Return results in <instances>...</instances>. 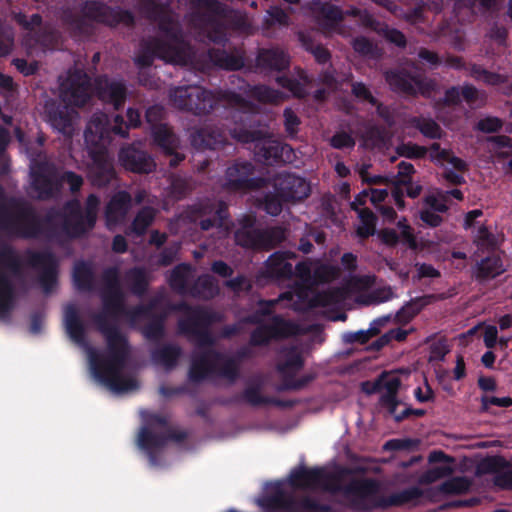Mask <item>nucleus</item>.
Here are the masks:
<instances>
[{"mask_svg":"<svg viewBox=\"0 0 512 512\" xmlns=\"http://www.w3.org/2000/svg\"><path fill=\"white\" fill-rule=\"evenodd\" d=\"M104 116L106 119L107 127L109 129V140L111 141V133L118 135L122 138L128 137L129 129L140 127L141 113L138 109L129 107L126 112L127 121L124 120L122 115H115L113 123H110L106 114H94L92 117Z\"/></svg>","mask_w":512,"mask_h":512,"instance_id":"c85d7f7f","label":"nucleus"},{"mask_svg":"<svg viewBox=\"0 0 512 512\" xmlns=\"http://www.w3.org/2000/svg\"><path fill=\"white\" fill-rule=\"evenodd\" d=\"M260 68L270 71H283L289 68V56L279 48L260 49L257 55Z\"/></svg>","mask_w":512,"mask_h":512,"instance_id":"473e14b6","label":"nucleus"},{"mask_svg":"<svg viewBox=\"0 0 512 512\" xmlns=\"http://www.w3.org/2000/svg\"><path fill=\"white\" fill-rule=\"evenodd\" d=\"M386 41L394 44L398 48H405L407 46V39L403 32L396 28L390 27L388 24H384L383 28L379 33Z\"/></svg>","mask_w":512,"mask_h":512,"instance_id":"338daca9","label":"nucleus"},{"mask_svg":"<svg viewBox=\"0 0 512 512\" xmlns=\"http://www.w3.org/2000/svg\"><path fill=\"white\" fill-rule=\"evenodd\" d=\"M263 249L270 250L282 243L286 239L285 229L280 226H274L263 229Z\"/></svg>","mask_w":512,"mask_h":512,"instance_id":"052dcab7","label":"nucleus"},{"mask_svg":"<svg viewBox=\"0 0 512 512\" xmlns=\"http://www.w3.org/2000/svg\"><path fill=\"white\" fill-rule=\"evenodd\" d=\"M274 189L286 202H299L306 199L311 192L310 184L305 178L294 173H280L275 178Z\"/></svg>","mask_w":512,"mask_h":512,"instance_id":"5701e85b","label":"nucleus"},{"mask_svg":"<svg viewBox=\"0 0 512 512\" xmlns=\"http://www.w3.org/2000/svg\"><path fill=\"white\" fill-rule=\"evenodd\" d=\"M511 464L503 456L493 455L483 458L476 466V475L493 474V483L503 490H512V469L508 470Z\"/></svg>","mask_w":512,"mask_h":512,"instance_id":"412c9836","label":"nucleus"},{"mask_svg":"<svg viewBox=\"0 0 512 512\" xmlns=\"http://www.w3.org/2000/svg\"><path fill=\"white\" fill-rule=\"evenodd\" d=\"M140 319H146L141 317ZM150 321L143 327V335L149 341L158 342L165 335V317L163 315H155L153 312L151 316L147 317Z\"/></svg>","mask_w":512,"mask_h":512,"instance_id":"3c124183","label":"nucleus"},{"mask_svg":"<svg viewBox=\"0 0 512 512\" xmlns=\"http://www.w3.org/2000/svg\"><path fill=\"white\" fill-rule=\"evenodd\" d=\"M294 258L296 253L292 251L274 252L266 261L267 273L276 279H290L293 276V266L289 260Z\"/></svg>","mask_w":512,"mask_h":512,"instance_id":"c756f323","label":"nucleus"},{"mask_svg":"<svg viewBox=\"0 0 512 512\" xmlns=\"http://www.w3.org/2000/svg\"><path fill=\"white\" fill-rule=\"evenodd\" d=\"M124 278L132 294L142 297L147 292L149 279L144 267L135 266L128 269Z\"/></svg>","mask_w":512,"mask_h":512,"instance_id":"ea45409f","label":"nucleus"},{"mask_svg":"<svg viewBox=\"0 0 512 512\" xmlns=\"http://www.w3.org/2000/svg\"><path fill=\"white\" fill-rule=\"evenodd\" d=\"M396 152L399 156L408 159H422L426 156L428 149L425 146L408 142L399 145L396 148Z\"/></svg>","mask_w":512,"mask_h":512,"instance_id":"69168bd1","label":"nucleus"},{"mask_svg":"<svg viewBox=\"0 0 512 512\" xmlns=\"http://www.w3.org/2000/svg\"><path fill=\"white\" fill-rule=\"evenodd\" d=\"M72 278L77 290L90 292L95 287V273L92 265L84 260L77 261L73 267Z\"/></svg>","mask_w":512,"mask_h":512,"instance_id":"c9c22d12","label":"nucleus"},{"mask_svg":"<svg viewBox=\"0 0 512 512\" xmlns=\"http://www.w3.org/2000/svg\"><path fill=\"white\" fill-rule=\"evenodd\" d=\"M410 124L426 138L434 140L442 138L443 130L432 118L413 117L410 120Z\"/></svg>","mask_w":512,"mask_h":512,"instance_id":"8fccbe9b","label":"nucleus"},{"mask_svg":"<svg viewBox=\"0 0 512 512\" xmlns=\"http://www.w3.org/2000/svg\"><path fill=\"white\" fill-rule=\"evenodd\" d=\"M154 143L160 147L164 153H172L177 150L179 140L166 124H160L151 129Z\"/></svg>","mask_w":512,"mask_h":512,"instance_id":"79ce46f5","label":"nucleus"},{"mask_svg":"<svg viewBox=\"0 0 512 512\" xmlns=\"http://www.w3.org/2000/svg\"><path fill=\"white\" fill-rule=\"evenodd\" d=\"M131 202L132 197L130 193L125 190L116 192L110 198L104 212L106 226L108 228L121 223L125 219L131 207Z\"/></svg>","mask_w":512,"mask_h":512,"instance_id":"bb28decb","label":"nucleus"},{"mask_svg":"<svg viewBox=\"0 0 512 512\" xmlns=\"http://www.w3.org/2000/svg\"><path fill=\"white\" fill-rule=\"evenodd\" d=\"M9 204L12 211L0 204V229L22 239L38 238L43 233V220L34 207L15 198Z\"/></svg>","mask_w":512,"mask_h":512,"instance_id":"6e6552de","label":"nucleus"},{"mask_svg":"<svg viewBox=\"0 0 512 512\" xmlns=\"http://www.w3.org/2000/svg\"><path fill=\"white\" fill-rule=\"evenodd\" d=\"M432 298V295H425L411 299L396 313V321L404 324L410 322L425 306L430 304Z\"/></svg>","mask_w":512,"mask_h":512,"instance_id":"49530a36","label":"nucleus"},{"mask_svg":"<svg viewBox=\"0 0 512 512\" xmlns=\"http://www.w3.org/2000/svg\"><path fill=\"white\" fill-rule=\"evenodd\" d=\"M262 383L260 381L248 385L242 393L235 395L230 402L232 403H247L250 406L258 407L267 405L268 397L261 394Z\"/></svg>","mask_w":512,"mask_h":512,"instance_id":"c03bdc74","label":"nucleus"},{"mask_svg":"<svg viewBox=\"0 0 512 512\" xmlns=\"http://www.w3.org/2000/svg\"><path fill=\"white\" fill-rule=\"evenodd\" d=\"M244 93L264 104H278L284 100V94L264 84L249 85L246 84Z\"/></svg>","mask_w":512,"mask_h":512,"instance_id":"58836bf2","label":"nucleus"},{"mask_svg":"<svg viewBox=\"0 0 512 512\" xmlns=\"http://www.w3.org/2000/svg\"><path fill=\"white\" fill-rule=\"evenodd\" d=\"M193 356L188 370V378L192 383H201L217 375L234 383L239 377V365L234 358L208 347Z\"/></svg>","mask_w":512,"mask_h":512,"instance_id":"1a4fd4ad","label":"nucleus"},{"mask_svg":"<svg viewBox=\"0 0 512 512\" xmlns=\"http://www.w3.org/2000/svg\"><path fill=\"white\" fill-rule=\"evenodd\" d=\"M263 512H331L328 504H323L310 496L294 497L284 490L281 483H273L269 492L257 501Z\"/></svg>","mask_w":512,"mask_h":512,"instance_id":"9d476101","label":"nucleus"},{"mask_svg":"<svg viewBox=\"0 0 512 512\" xmlns=\"http://www.w3.org/2000/svg\"><path fill=\"white\" fill-rule=\"evenodd\" d=\"M284 127L289 137L294 138L298 133V127L301 120L298 115L290 107H286L283 111Z\"/></svg>","mask_w":512,"mask_h":512,"instance_id":"774afa93","label":"nucleus"},{"mask_svg":"<svg viewBox=\"0 0 512 512\" xmlns=\"http://www.w3.org/2000/svg\"><path fill=\"white\" fill-rule=\"evenodd\" d=\"M119 162L128 171L138 174H149L156 168L153 157L136 144L122 147L118 154Z\"/></svg>","mask_w":512,"mask_h":512,"instance_id":"b1692460","label":"nucleus"},{"mask_svg":"<svg viewBox=\"0 0 512 512\" xmlns=\"http://www.w3.org/2000/svg\"><path fill=\"white\" fill-rule=\"evenodd\" d=\"M103 312L93 316V321L98 331L106 341V353L96 350L89 352L90 368L94 377L111 391L124 393L136 390L138 382L132 377L123 376L131 354V346L128 338L121 332L116 324L109 321L108 315L116 318L124 315L129 322L135 323L141 317H149L156 307V300L147 304H138L127 309L124 304L123 291L101 293Z\"/></svg>","mask_w":512,"mask_h":512,"instance_id":"f257e3e1","label":"nucleus"},{"mask_svg":"<svg viewBox=\"0 0 512 512\" xmlns=\"http://www.w3.org/2000/svg\"><path fill=\"white\" fill-rule=\"evenodd\" d=\"M60 20L63 27L73 38H88L95 32L94 23L115 28L120 24L132 27L134 14L119 6H109L100 0H86L80 5V13L70 7L61 10Z\"/></svg>","mask_w":512,"mask_h":512,"instance_id":"39448f33","label":"nucleus"},{"mask_svg":"<svg viewBox=\"0 0 512 512\" xmlns=\"http://www.w3.org/2000/svg\"><path fill=\"white\" fill-rule=\"evenodd\" d=\"M207 57L213 66L226 71H238L245 65L244 52L238 48H233L231 51L210 48L207 51Z\"/></svg>","mask_w":512,"mask_h":512,"instance_id":"cd10ccee","label":"nucleus"},{"mask_svg":"<svg viewBox=\"0 0 512 512\" xmlns=\"http://www.w3.org/2000/svg\"><path fill=\"white\" fill-rule=\"evenodd\" d=\"M471 481L465 476L453 477L443 482L440 490L446 494H463L469 490Z\"/></svg>","mask_w":512,"mask_h":512,"instance_id":"13d9d810","label":"nucleus"},{"mask_svg":"<svg viewBox=\"0 0 512 512\" xmlns=\"http://www.w3.org/2000/svg\"><path fill=\"white\" fill-rule=\"evenodd\" d=\"M182 354V349L176 344H163L151 351V359L154 364L167 370L173 369Z\"/></svg>","mask_w":512,"mask_h":512,"instance_id":"e433bc0d","label":"nucleus"},{"mask_svg":"<svg viewBox=\"0 0 512 512\" xmlns=\"http://www.w3.org/2000/svg\"><path fill=\"white\" fill-rule=\"evenodd\" d=\"M255 167L249 161H235L227 167L224 188L230 192H248L262 187L263 179L254 177Z\"/></svg>","mask_w":512,"mask_h":512,"instance_id":"2eb2a0df","label":"nucleus"},{"mask_svg":"<svg viewBox=\"0 0 512 512\" xmlns=\"http://www.w3.org/2000/svg\"><path fill=\"white\" fill-rule=\"evenodd\" d=\"M263 229L252 228L246 231H235L234 239L237 245L246 249H263Z\"/></svg>","mask_w":512,"mask_h":512,"instance_id":"de8ad7c7","label":"nucleus"},{"mask_svg":"<svg viewBox=\"0 0 512 512\" xmlns=\"http://www.w3.org/2000/svg\"><path fill=\"white\" fill-rule=\"evenodd\" d=\"M462 100L472 109L480 108L486 103V95L469 83L451 86L445 90L443 98L437 101V106L455 107L459 106Z\"/></svg>","mask_w":512,"mask_h":512,"instance_id":"4be33fe9","label":"nucleus"},{"mask_svg":"<svg viewBox=\"0 0 512 512\" xmlns=\"http://www.w3.org/2000/svg\"><path fill=\"white\" fill-rule=\"evenodd\" d=\"M154 219V208L150 206H144L136 213L126 233L128 235L133 234L137 237H142L147 232V229L152 225Z\"/></svg>","mask_w":512,"mask_h":512,"instance_id":"a18cd8bd","label":"nucleus"},{"mask_svg":"<svg viewBox=\"0 0 512 512\" xmlns=\"http://www.w3.org/2000/svg\"><path fill=\"white\" fill-rule=\"evenodd\" d=\"M193 213L199 227L208 231L214 227L223 226L229 217L228 205L222 200H205L196 204Z\"/></svg>","mask_w":512,"mask_h":512,"instance_id":"aec40b11","label":"nucleus"},{"mask_svg":"<svg viewBox=\"0 0 512 512\" xmlns=\"http://www.w3.org/2000/svg\"><path fill=\"white\" fill-rule=\"evenodd\" d=\"M59 183L61 184V189L64 184H67L70 190V193L76 195L80 192L84 179L80 174H77L71 170H65L61 174H59Z\"/></svg>","mask_w":512,"mask_h":512,"instance_id":"e2e57ef3","label":"nucleus"},{"mask_svg":"<svg viewBox=\"0 0 512 512\" xmlns=\"http://www.w3.org/2000/svg\"><path fill=\"white\" fill-rule=\"evenodd\" d=\"M31 184L40 200H50L61 192L59 173L54 164L37 163L31 171Z\"/></svg>","mask_w":512,"mask_h":512,"instance_id":"dca6fc26","label":"nucleus"},{"mask_svg":"<svg viewBox=\"0 0 512 512\" xmlns=\"http://www.w3.org/2000/svg\"><path fill=\"white\" fill-rule=\"evenodd\" d=\"M207 38L215 44L224 46L228 42L225 24L214 17H209L207 19Z\"/></svg>","mask_w":512,"mask_h":512,"instance_id":"6e6d98bb","label":"nucleus"},{"mask_svg":"<svg viewBox=\"0 0 512 512\" xmlns=\"http://www.w3.org/2000/svg\"><path fill=\"white\" fill-rule=\"evenodd\" d=\"M97 221L87 222L86 214L81 212L72 220L61 222L62 232L70 239H80L88 235L96 226Z\"/></svg>","mask_w":512,"mask_h":512,"instance_id":"4c0bfd02","label":"nucleus"},{"mask_svg":"<svg viewBox=\"0 0 512 512\" xmlns=\"http://www.w3.org/2000/svg\"><path fill=\"white\" fill-rule=\"evenodd\" d=\"M45 114L49 124L65 136L73 134V114L68 105L51 100L45 104Z\"/></svg>","mask_w":512,"mask_h":512,"instance_id":"a878e982","label":"nucleus"},{"mask_svg":"<svg viewBox=\"0 0 512 512\" xmlns=\"http://www.w3.org/2000/svg\"><path fill=\"white\" fill-rule=\"evenodd\" d=\"M295 326L281 315H273L269 324L257 326L250 334L249 345L267 346L272 340L284 339L294 333Z\"/></svg>","mask_w":512,"mask_h":512,"instance_id":"6ab92c4d","label":"nucleus"},{"mask_svg":"<svg viewBox=\"0 0 512 512\" xmlns=\"http://www.w3.org/2000/svg\"><path fill=\"white\" fill-rule=\"evenodd\" d=\"M288 481L294 489H315L322 486L329 491H342L346 496L352 498V507L363 512L402 507L416 502L423 496V491L417 486L403 489L389 496H378L380 485L373 478L354 479L341 487L339 476L327 473L320 467L307 468L300 466L291 471Z\"/></svg>","mask_w":512,"mask_h":512,"instance_id":"f03ea898","label":"nucleus"},{"mask_svg":"<svg viewBox=\"0 0 512 512\" xmlns=\"http://www.w3.org/2000/svg\"><path fill=\"white\" fill-rule=\"evenodd\" d=\"M506 271L499 254H489L476 263L472 269L473 278L479 283L495 279Z\"/></svg>","mask_w":512,"mask_h":512,"instance_id":"7c9ffc66","label":"nucleus"},{"mask_svg":"<svg viewBox=\"0 0 512 512\" xmlns=\"http://www.w3.org/2000/svg\"><path fill=\"white\" fill-rule=\"evenodd\" d=\"M95 92L99 100L111 105L114 110H120L128 96V89L123 80H114L107 76L96 79Z\"/></svg>","mask_w":512,"mask_h":512,"instance_id":"393cba45","label":"nucleus"},{"mask_svg":"<svg viewBox=\"0 0 512 512\" xmlns=\"http://www.w3.org/2000/svg\"><path fill=\"white\" fill-rule=\"evenodd\" d=\"M379 378H381L382 390H385V393L380 396L379 402L383 407L387 408L390 414H394L400 404L397 394L401 386V380L397 376L385 377L384 374Z\"/></svg>","mask_w":512,"mask_h":512,"instance_id":"72a5a7b5","label":"nucleus"},{"mask_svg":"<svg viewBox=\"0 0 512 512\" xmlns=\"http://www.w3.org/2000/svg\"><path fill=\"white\" fill-rule=\"evenodd\" d=\"M27 265L39 271L38 284L45 294H50L58 282L59 261L56 255L49 250H28Z\"/></svg>","mask_w":512,"mask_h":512,"instance_id":"f8f14e48","label":"nucleus"},{"mask_svg":"<svg viewBox=\"0 0 512 512\" xmlns=\"http://www.w3.org/2000/svg\"><path fill=\"white\" fill-rule=\"evenodd\" d=\"M345 298V292L340 287H333L318 293L314 297V304L320 307L332 306L340 303Z\"/></svg>","mask_w":512,"mask_h":512,"instance_id":"4d7b16f0","label":"nucleus"},{"mask_svg":"<svg viewBox=\"0 0 512 512\" xmlns=\"http://www.w3.org/2000/svg\"><path fill=\"white\" fill-rule=\"evenodd\" d=\"M299 39L303 48L314 56L317 63L324 65L330 62L331 53L322 44H316L311 37L305 34H300Z\"/></svg>","mask_w":512,"mask_h":512,"instance_id":"864d4df0","label":"nucleus"},{"mask_svg":"<svg viewBox=\"0 0 512 512\" xmlns=\"http://www.w3.org/2000/svg\"><path fill=\"white\" fill-rule=\"evenodd\" d=\"M84 141L91 159L88 166L91 184L97 188L109 186L116 179V171L113 159L107 151L110 140L104 116L91 117L84 131Z\"/></svg>","mask_w":512,"mask_h":512,"instance_id":"423d86ee","label":"nucleus"},{"mask_svg":"<svg viewBox=\"0 0 512 512\" xmlns=\"http://www.w3.org/2000/svg\"><path fill=\"white\" fill-rule=\"evenodd\" d=\"M192 267L188 263L178 264L173 268L169 276V285L172 290L178 294H189L190 286L188 285Z\"/></svg>","mask_w":512,"mask_h":512,"instance_id":"37998d69","label":"nucleus"},{"mask_svg":"<svg viewBox=\"0 0 512 512\" xmlns=\"http://www.w3.org/2000/svg\"><path fill=\"white\" fill-rule=\"evenodd\" d=\"M64 325L68 336L77 344L82 345L86 341V326L79 315L78 308L74 304L66 306L64 311Z\"/></svg>","mask_w":512,"mask_h":512,"instance_id":"2f4dec72","label":"nucleus"},{"mask_svg":"<svg viewBox=\"0 0 512 512\" xmlns=\"http://www.w3.org/2000/svg\"><path fill=\"white\" fill-rule=\"evenodd\" d=\"M473 242L477 246L478 251L482 253L496 254L495 252L499 247L496 235L485 225L478 228Z\"/></svg>","mask_w":512,"mask_h":512,"instance_id":"09e8293b","label":"nucleus"},{"mask_svg":"<svg viewBox=\"0 0 512 512\" xmlns=\"http://www.w3.org/2000/svg\"><path fill=\"white\" fill-rule=\"evenodd\" d=\"M60 88L62 99L68 105L83 107L91 99V79L85 72L75 71L69 74Z\"/></svg>","mask_w":512,"mask_h":512,"instance_id":"a211bd4d","label":"nucleus"},{"mask_svg":"<svg viewBox=\"0 0 512 512\" xmlns=\"http://www.w3.org/2000/svg\"><path fill=\"white\" fill-rule=\"evenodd\" d=\"M453 473V468L450 465L436 466L425 471L421 477L422 484H432L442 478L448 477Z\"/></svg>","mask_w":512,"mask_h":512,"instance_id":"0e129e2a","label":"nucleus"},{"mask_svg":"<svg viewBox=\"0 0 512 512\" xmlns=\"http://www.w3.org/2000/svg\"><path fill=\"white\" fill-rule=\"evenodd\" d=\"M168 420L160 414H150L146 418V426L140 429L138 434V446L142 449L149 460L150 465L159 464V450L166 445L164 433H155L152 431L154 427H166Z\"/></svg>","mask_w":512,"mask_h":512,"instance_id":"ddd939ff","label":"nucleus"},{"mask_svg":"<svg viewBox=\"0 0 512 512\" xmlns=\"http://www.w3.org/2000/svg\"><path fill=\"white\" fill-rule=\"evenodd\" d=\"M15 20L24 30H27L29 32H35L37 36L36 41L39 44L43 46L48 45V41L52 38V34L41 32L43 19L40 14L35 13L28 18L25 14L18 13L15 16Z\"/></svg>","mask_w":512,"mask_h":512,"instance_id":"a19ab883","label":"nucleus"},{"mask_svg":"<svg viewBox=\"0 0 512 512\" xmlns=\"http://www.w3.org/2000/svg\"><path fill=\"white\" fill-rule=\"evenodd\" d=\"M220 294L218 281L210 274L200 275L190 286L189 295L194 298L211 300Z\"/></svg>","mask_w":512,"mask_h":512,"instance_id":"f704fd0d","label":"nucleus"},{"mask_svg":"<svg viewBox=\"0 0 512 512\" xmlns=\"http://www.w3.org/2000/svg\"><path fill=\"white\" fill-rule=\"evenodd\" d=\"M0 266L13 276L22 274V260L17 251L8 244L0 247ZM15 288L10 277L0 269V320L7 318L14 308Z\"/></svg>","mask_w":512,"mask_h":512,"instance_id":"9b49d317","label":"nucleus"},{"mask_svg":"<svg viewBox=\"0 0 512 512\" xmlns=\"http://www.w3.org/2000/svg\"><path fill=\"white\" fill-rule=\"evenodd\" d=\"M384 76L391 90L397 93L416 96L418 93L428 95L433 90L431 80L405 69H391L386 71Z\"/></svg>","mask_w":512,"mask_h":512,"instance_id":"4468645a","label":"nucleus"},{"mask_svg":"<svg viewBox=\"0 0 512 512\" xmlns=\"http://www.w3.org/2000/svg\"><path fill=\"white\" fill-rule=\"evenodd\" d=\"M103 288L101 293H111L122 291L119 277V270L117 267L106 268L101 276Z\"/></svg>","mask_w":512,"mask_h":512,"instance_id":"bf43d9fd","label":"nucleus"},{"mask_svg":"<svg viewBox=\"0 0 512 512\" xmlns=\"http://www.w3.org/2000/svg\"><path fill=\"white\" fill-rule=\"evenodd\" d=\"M233 137L242 143H255L258 155L265 162H276L282 156L283 147L280 143L272 141L262 130L236 127L233 130Z\"/></svg>","mask_w":512,"mask_h":512,"instance_id":"f3484780","label":"nucleus"},{"mask_svg":"<svg viewBox=\"0 0 512 512\" xmlns=\"http://www.w3.org/2000/svg\"><path fill=\"white\" fill-rule=\"evenodd\" d=\"M283 203L287 202L284 201V199L280 195V192H277L275 190L274 193L270 192L264 196L263 210L271 216H278L281 214L283 210Z\"/></svg>","mask_w":512,"mask_h":512,"instance_id":"680f3d73","label":"nucleus"},{"mask_svg":"<svg viewBox=\"0 0 512 512\" xmlns=\"http://www.w3.org/2000/svg\"><path fill=\"white\" fill-rule=\"evenodd\" d=\"M171 100L178 109L198 116L207 115L223 106L231 110L235 122L238 121V114L239 120L243 121V117L254 115L258 110L255 103L234 91L223 90L215 94L197 85L176 87L171 93Z\"/></svg>","mask_w":512,"mask_h":512,"instance_id":"20e7f679","label":"nucleus"},{"mask_svg":"<svg viewBox=\"0 0 512 512\" xmlns=\"http://www.w3.org/2000/svg\"><path fill=\"white\" fill-rule=\"evenodd\" d=\"M351 92L357 99L364 100L372 106H375L380 117L384 119L387 118L386 109L383 107V104L372 95L369 88L363 82L352 83Z\"/></svg>","mask_w":512,"mask_h":512,"instance_id":"5fc2aeb1","label":"nucleus"},{"mask_svg":"<svg viewBox=\"0 0 512 512\" xmlns=\"http://www.w3.org/2000/svg\"><path fill=\"white\" fill-rule=\"evenodd\" d=\"M174 309L183 313L177 323L180 334L194 341L200 348L212 347L215 344L216 340L210 328L225 320L222 312L202 305H190L185 301L176 304Z\"/></svg>","mask_w":512,"mask_h":512,"instance_id":"0eeeda50","label":"nucleus"},{"mask_svg":"<svg viewBox=\"0 0 512 512\" xmlns=\"http://www.w3.org/2000/svg\"><path fill=\"white\" fill-rule=\"evenodd\" d=\"M304 366L302 355L294 348L285 354V359L277 364V371L281 375L295 374Z\"/></svg>","mask_w":512,"mask_h":512,"instance_id":"603ef678","label":"nucleus"},{"mask_svg":"<svg viewBox=\"0 0 512 512\" xmlns=\"http://www.w3.org/2000/svg\"><path fill=\"white\" fill-rule=\"evenodd\" d=\"M144 11L150 20L157 22L163 37H151L142 41L134 58L135 65L140 69L150 67L155 58L174 63L183 61L188 43L179 24L173 20L165 6L159 0H148L144 4Z\"/></svg>","mask_w":512,"mask_h":512,"instance_id":"7ed1b4c3","label":"nucleus"}]
</instances>
